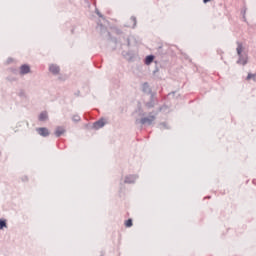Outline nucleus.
<instances>
[{
	"instance_id": "nucleus-1",
	"label": "nucleus",
	"mask_w": 256,
	"mask_h": 256,
	"mask_svg": "<svg viewBox=\"0 0 256 256\" xmlns=\"http://www.w3.org/2000/svg\"><path fill=\"white\" fill-rule=\"evenodd\" d=\"M123 41L118 40V45H120V49H124V47L126 46L128 48V51L123 50L121 52V55L124 59H126V61H134L135 59V49H137V45H138V41L137 38H135V36L130 35L128 37H123Z\"/></svg>"
},
{
	"instance_id": "nucleus-2",
	"label": "nucleus",
	"mask_w": 256,
	"mask_h": 256,
	"mask_svg": "<svg viewBox=\"0 0 256 256\" xmlns=\"http://www.w3.org/2000/svg\"><path fill=\"white\" fill-rule=\"evenodd\" d=\"M237 48L236 53L238 55L237 65H247L249 63V57L247 56V53H243V43L237 41Z\"/></svg>"
},
{
	"instance_id": "nucleus-3",
	"label": "nucleus",
	"mask_w": 256,
	"mask_h": 256,
	"mask_svg": "<svg viewBox=\"0 0 256 256\" xmlns=\"http://www.w3.org/2000/svg\"><path fill=\"white\" fill-rule=\"evenodd\" d=\"M98 27L100 29L101 35L107 33L108 35V41L111 43H114V46L112 47V51H115L117 49V45H119V39L117 37L111 35V32L107 31V28L103 24H98Z\"/></svg>"
},
{
	"instance_id": "nucleus-4",
	"label": "nucleus",
	"mask_w": 256,
	"mask_h": 256,
	"mask_svg": "<svg viewBox=\"0 0 256 256\" xmlns=\"http://www.w3.org/2000/svg\"><path fill=\"white\" fill-rule=\"evenodd\" d=\"M107 122H105V118H100L99 120L95 121L92 125L86 124V129H95V131H99V129H103Z\"/></svg>"
},
{
	"instance_id": "nucleus-5",
	"label": "nucleus",
	"mask_w": 256,
	"mask_h": 256,
	"mask_svg": "<svg viewBox=\"0 0 256 256\" xmlns=\"http://www.w3.org/2000/svg\"><path fill=\"white\" fill-rule=\"evenodd\" d=\"M153 121H155V116H149V117H143L140 120L136 119L135 124L136 125H152Z\"/></svg>"
},
{
	"instance_id": "nucleus-6",
	"label": "nucleus",
	"mask_w": 256,
	"mask_h": 256,
	"mask_svg": "<svg viewBox=\"0 0 256 256\" xmlns=\"http://www.w3.org/2000/svg\"><path fill=\"white\" fill-rule=\"evenodd\" d=\"M141 91L142 93H144V95H153L157 93V92H153V90L151 89V86L149 85V82L142 83Z\"/></svg>"
},
{
	"instance_id": "nucleus-7",
	"label": "nucleus",
	"mask_w": 256,
	"mask_h": 256,
	"mask_svg": "<svg viewBox=\"0 0 256 256\" xmlns=\"http://www.w3.org/2000/svg\"><path fill=\"white\" fill-rule=\"evenodd\" d=\"M156 102H157V92L150 95V100L145 103V107H147V109H153V107H155Z\"/></svg>"
},
{
	"instance_id": "nucleus-8",
	"label": "nucleus",
	"mask_w": 256,
	"mask_h": 256,
	"mask_svg": "<svg viewBox=\"0 0 256 256\" xmlns=\"http://www.w3.org/2000/svg\"><path fill=\"white\" fill-rule=\"evenodd\" d=\"M36 131L40 137H49V135H51V132H49V128L47 127H39Z\"/></svg>"
},
{
	"instance_id": "nucleus-9",
	"label": "nucleus",
	"mask_w": 256,
	"mask_h": 256,
	"mask_svg": "<svg viewBox=\"0 0 256 256\" xmlns=\"http://www.w3.org/2000/svg\"><path fill=\"white\" fill-rule=\"evenodd\" d=\"M31 73V66L29 64H22L20 66V75H28Z\"/></svg>"
},
{
	"instance_id": "nucleus-10",
	"label": "nucleus",
	"mask_w": 256,
	"mask_h": 256,
	"mask_svg": "<svg viewBox=\"0 0 256 256\" xmlns=\"http://www.w3.org/2000/svg\"><path fill=\"white\" fill-rule=\"evenodd\" d=\"M49 71L53 75H59V73L61 72V68L59 66H57L56 64H51L49 66Z\"/></svg>"
},
{
	"instance_id": "nucleus-11",
	"label": "nucleus",
	"mask_w": 256,
	"mask_h": 256,
	"mask_svg": "<svg viewBox=\"0 0 256 256\" xmlns=\"http://www.w3.org/2000/svg\"><path fill=\"white\" fill-rule=\"evenodd\" d=\"M137 181V175H128L125 177L124 183L128 185H133Z\"/></svg>"
},
{
	"instance_id": "nucleus-12",
	"label": "nucleus",
	"mask_w": 256,
	"mask_h": 256,
	"mask_svg": "<svg viewBox=\"0 0 256 256\" xmlns=\"http://www.w3.org/2000/svg\"><path fill=\"white\" fill-rule=\"evenodd\" d=\"M65 128H63V126H57L55 131H54V135L55 137H62L63 134L65 133Z\"/></svg>"
},
{
	"instance_id": "nucleus-13",
	"label": "nucleus",
	"mask_w": 256,
	"mask_h": 256,
	"mask_svg": "<svg viewBox=\"0 0 256 256\" xmlns=\"http://www.w3.org/2000/svg\"><path fill=\"white\" fill-rule=\"evenodd\" d=\"M155 61V55L149 54L144 58V65H151Z\"/></svg>"
},
{
	"instance_id": "nucleus-14",
	"label": "nucleus",
	"mask_w": 256,
	"mask_h": 256,
	"mask_svg": "<svg viewBox=\"0 0 256 256\" xmlns=\"http://www.w3.org/2000/svg\"><path fill=\"white\" fill-rule=\"evenodd\" d=\"M39 121H47V119H49V114L47 113V111H42L40 114H39V117H38Z\"/></svg>"
},
{
	"instance_id": "nucleus-15",
	"label": "nucleus",
	"mask_w": 256,
	"mask_h": 256,
	"mask_svg": "<svg viewBox=\"0 0 256 256\" xmlns=\"http://www.w3.org/2000/svg\"><path fill=\"white\" fill-rule=\"evenodd\" d=\"M135 113H138L140 117H144L145 112L143 111V107L141 106V102H138Z\"/></svg>"
},
{
	"instance_id": "nucleus-16",
	"label": "nucleus",
	"mask_w": 256,
	"mask_h": 256,
	"mask_svg": "<svg viewBox=\"0 0 256 256\" xmlns=\"http://www.w3.org/2000/svg\"><path fill=\"white\" fill-rule=\"evenodd\" d=\"M3 229H7V219L0 218V231H3Z\"/></svg>"
},
{
	"instance_id": "nucleus-17",
	"label": "nucleus",
	"mask_w": 256,
	"mask_h": 256,
	"mask_svg": "<svg viewBox=\"0 0 256 256\" xmlns=\"http://www.w3.org/2000/svg\"><path fill=\"white\" fill-rule=\"evenodd\" d=\"M251 79L256 82V73H248L246 81H251Z\"/></svg>"
},
{
	"instance_id": "nucleus-18",
	"label": "nucleus",
	"mask_w": 256,
	"mask_h": 256,
	"mask_svg": "<svg viewBox=\"0 0 256 256\" xmlns=\"http://www.w3.org/2000/svg\"><path fill=\"white\" fill-rule=\"evenodd\" d=\"M72 121L74 123H79V121H81V116H79V114H75L72 116Z\"/></svg>"
},
{
	"instance_id": "nucleus-19",
	"label": "nucleus",
	"mask_w": 256,
	"mask_h": 256,
	"mask_svg": "<svg viewBox=\"0 0 256 256\" xmlns=\"http://www.w3.org/2000/svg\"><path fill=\"white\" fill-rule=\"evenodd\" d=\"M159 127H160V129H171V127H169V125L167 124V122H161L160 124H159Z\"/></svg>"
},
{
	"instance_id": "nucleus-20",
	"label": "nucleus",
	"mask_w": 256,
	"mask_h": 256,
	"mask_svg": "<svg viewBox=\"0 0 256 256\" xmlns=\"http://www.w3.org/2000/svg\"><path fill=\"white\" fill-rule=\"evenodd\" d=\"M125 227L130 228L133 225V219L129 218L124 223Z\"/></svg>"
},
{
	"instance_id": "nucleus-21",
	"label": "nucleus",
	"mask_w": 256,
	"mask_h": 256,
	"mask_svg": "<svg viewBox=\"0 0 256 256\" xmlns=\"http://www.w3.org/2000/svg\"><path fill=\"white\" fill-rule=\"evenodd\" d=\"M130 19H131V21H133L132 29H135V27H137V17L131 16Z\"/></svg>"
},
{
	"instance_id": "nucleus-22",
	"label": "nucleus",
	"mask_w": 256,
	"mask_h": 256,
	"mask_svg": "<svg viewBox=\"0 0 256 256\" xmlns=\"http://www.w3.org/2000/svg\"><path fill=\"white\" fill-rule=\"evenodd\" d=\"M157 53H158V55H165V51H163V46H159L158 48H157Z\"/></svg>"
},
{
	"instance_id": "nucleus-23",
	"label": "nucleus",
	"mask_w": 256,
	"mask_h": 256,
	"mask_svg": "<svg viewBox=\"0 0 256 256\" xmlns=\"http://www.w3.org/2000/svg\"><path fill=\"white\" fill-rule=\"evenodd\" d=\"M95 13H96V15H98V17H100V19H105V16H103V15L101 14V11H99L98 8H95Z\"/></svg>"
},
{
	"instance_id": "nucleus-24",
	"label": "nucleus",
	"mask_w": 256,
	"mask_h": 256,
	"mask_svg": "<svg viewBox=\"0 0 256 256\" xmlns=\"http://www.w3.org/2000/svg\"><path fill=\"white\" fill-rule=\"evenodd\" d=\"M114 32L116 33V35H123V30L117 27L114 28Z\"/></svg>"
},
{
	"instance_id": "nucleus-25",
	"label": "nucleus",
	"mask_w": 256,
	"mask_h": 256,
	"mask_svg": "<svg viewBox=\"0 0 256 256\" xmlns=\"http://www.w3.org/2000/svg\"><path fill=\"white\" fill-rule=\"evenodd\" d=\"M247 25H248L249 29H255V27H256V24L251 25L249 22H247Z\"/></svg>"
},
{
	"instance_id": "nucleus-26",
	"label": "nucleus",
	"mask_w": 256,
	"mask_h": 256,
	"mask_svg": "<svg viewBox=\"0 0 256 256\" xmlns=\"http://www.w3.org/2000/svg\"><path fill=\"white\" fill-rule=\"evenodd\" d=\"M246 13H247V8H244L243 10H241V14L243 17H245Z\"/></svg>"
},
{
	"instance_id": "nucleus-27",
	"label": "nucleus",
	"mask_w": 256,
	"mask_h": 256,
	"mask_svg": "<svg viewBox=\"0 0 256 256\" xmlns=\"http://www.w3.org/2000/svg\"><path fill=\"white\" fill-rule=\"evenodd\" d=\"M157 73H159V67H158V66L155 67V69H154V71H153V75H155V74H157Z\"/></svg>"
},
{
	"instance_id": "nucleus-28",
	"label": "nucleus",
	"mask_w": 256,
	"mask_h": 256,
	"mask_svg": "<svg viewBox=\"0 0 256 256\" xmlns=\"http://www.w3.org/2000/svg\"><path fill=\"white\" fill-rule=\"evenodd\" d=\"M18 95L19 97H25V91L21 90Z\"/></svg>"
},
{
	"instance_id": "nucleus-29",
	"label": "nucleus",
	"mask_w": 256,
	"mask_h": 256,
	"mask_svg": "<svg viewBox=\"0 0 256 256\" xmlns=\"http://www.w3.org/2000/svg\"><path fill=\"white\" fill-rule=\"evenodd\" d=\"M21 179H22L23 182L29 181V177H27V176H23Z\"/></svg>"
},
{
	"instance_id": "nucleus-30",
	"label": "nucleus",
	"mask_w": 256,
	"mask_h": 256,
	"mask_svg": "<svg viewBox=\"0 0 256 256\" xmlns=\"http://www.w3.org/2000/svg\"><path fill=\"white\" fill-rule=\"evenodd\" d=\"M12 61H13V58L9 57V58L7 59V62H6V63H7L8 65H10V63H11Z\"/></svg>"
},
{
	"instance_id": "nucleus-31",
	"label": "nucleus",
	"mask_w": 256,
	"mask_h": 256,
	"mask_svg": "<svg viewBox=\"0 0 256 256\" xmlns=\"http://www.w3.org/2000/svg\"><path fill=\"white\" fill-rule=\"evenodd\" d=\"M163 109H167V105H163V106H161L160 108H159V111H163Z\"/></svg>"
},
{
	"instance_id": "nucleus-32",
	"label": "nucleus",
	"mask_w": 256,
	"mask_h": 256,
	"mask_svg": "<svg viewBox=\"0 0 256 256\" xmlns=\"http://www.w3.org/2000/svg\"><path fill=\"white\" fill-rule=\"evenodd\" d=\"M217 53H218V55H223V50L218 49V50H217Z\"/></svg>"
},
{
	"instance_id": "nucleus-33",
	"label": "nucleus",
	"mask_w": 256,
	"mask_h": 256,
	"mask_svg": "<svg viewBox=\"0 0 256 256\" xmlns=\"http://www.w3.org/2000/svg\"><path fill=\"white\" fill-rule=\"evenodd\" d=\"M176 93H177V91H172V92L168 93V97L171 95H175Z\"/></svg>"
},
{
	"instance_id": "nucleus-34",
	"label": "nucleus",
	"mask_w": 256,
	"mask_h": 256,
	"mask_svg": "<svg viewBox=\"0 0 256 256\" xmlns=\"http://www.w3.org/2000/svg\"><path fill=\"white\" fill-rule=\"evenodd\" d=\"M244 23H247V17L243 16Z\"/></svg>"
},
{
	"instance_id": "nucleus-35",
	"label": "nucleus",
	"mask_w": 256,
	"mask_h": 256,
	"mask_svg": "<svg viewBox=\"0 0 256 256\" xmlns=\"http://www.w3.org/2000/svg\"><path fill=\"white\" fill-rule=\"evenodd\" d=\"M79 93H81V92L78 91V92L75 93L76 97H79Z\"/></svg>"
},
{
	"instance_id": "nucleus-36",
	"label": "nucleus",
	"mask_w": 256,
	"mask_h": 256,
	"mask_svg": "<svg viewBox=\"0 0 256 256\" xmlns=\"http://www.w3.org/2000/svg\"><path fill=\"white\" fill-rule=\"evenodd\" d=\"M253 185H256V179L252 180Z\"/></svg>"
},
{
	"instance_id": "nucleus-37",
	"label": "nucleus",
	"mask_w": 256,
	"mask_h": 256,
	"mask_svg": "<svg viewBox=\"0 0 256 256\" xmlns=\"http://www.w3.org/2000/svg\"><path fill=\"white\" fill-rule=\"evenodd\" d=\"M10 81H17V79H15V78H12V79H10Z\"/></svg>"
},
{
	"instance_id": "nucleus-38",
	"label": "nucleus",
	"mask_w": 256,
	"mask_h": 256,
	"mask_svg": "<svg viewBox=\"0 0 256 256\" xmlns=\"http://www.w3.org/2000/svg\"><path fill=\"white\" fill-rule=\"evenodd\" d=\"M207 199H211V196H207Z\"/></svg>"
},
{
	"instance_id": "nucleus-39",
	"label": "nucleus",
	"mask_w": 256,
	"mask_h": 256,
	"mask_svg": "<svg viewBox=\"0 0 256 256\" xmlns=\"http://www.w3.org/2000/svg\"><path fill=\"white\" fill-rule=\"evenodd\" d=\"M0 157H1V152H0Z\"/></svg>"
}]
</instances>
